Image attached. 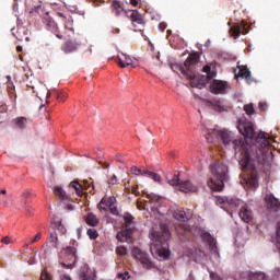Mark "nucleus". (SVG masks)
<instances>
[{
  "label": "nucleus",
  "instance_id": "obj_1",
  "mask_svg": "<svg viewBox=\"0 0 280 280\" xmlns=\"http://www.w3.org/2000/svg\"><path fill=\"white\" fill-rule=\"evenodd\" d=\"M197 61L198 54H192L189 55L188 58L185 60V68L180 66L178 67L180 73H183L188 80H190V86H192L194 89H205L207 84H210V93H213L214 95H224V93L229 91V83L221 80H211L209 75H199L189 70V68L192 67V65H196Z\"/></svg>",
  "mask_w": 280,
  "mask_h": 280
},
{
  "label": "nucleus",
  "instance_id": "obj_2",
  "mask_svg": "<svg viewBox=\"0 0 280 280\" xmlns=\"http://www.w3.org/2000/svg\"><path fill=\"white\" fill-rule=\"evenodd\" d=\"M270 139L272 138L268 132L260 131V133H258L257 142L262 143L264 149L257 152V147H247L240 161V165L243 170H255V164L266 159V154H268V145H270Z\"/></svg>",
  "mask_w": 280,
  "mask_h": 280
},
{
  "label": "nucleus",
  "instance_id": "obj_3",
  "mask_svg": "<svg viewBox=\"0 0 280 280\" xmlns=\"http://www.w3.org/2000/svg\"><path fill=\"white\" fill-rule=\"evenodd\" d=\"M149 237L151 240V254L159 261L170 259V247L165 244L170 240V231L165 225H155Z\"/></svg>",
  "mask_w": 280,
  "mask_h": 280
},
{
  "label": "nucleus",
  "instance_id": "obj_4",
  "mask_svg": "<svg viewBox=\"0 0 280 280\" xmlns=\"http://www.w3.org/2000/svg\"><path fill=\"white\" fill-rule=\"evenodd\" d=\"M215 205H228L231 209H240L238 217L245 224L253 222V210L242 199L231 197H215Z\"/></svg>",
  "mask_w": 280,
  "mask_h": 280
},
{
  "label": "nucleus",
  "instance_id": "obj_5",
  "mask_svg": "<svg viewBox=\"0 0 280 280\" xmlns=\"http://www.w3.org/2000/svg\"><path fill=\"white\" fill-rule=\"evenodd\" d=\"M211 177L207 182L209 189L212 191H222L224 188V180L229 174V167L223 164H212L210 166Z\"/></svg>",
  "mask_w": 280,
  "mask_h": 280
},
{
  "label": "nucleus",
  "instance_id": "obj_6",
  "mask_svg": "<svg viewBox=\"0 0 280 280\" xmlns=\"http://www.w3.org/2000/svg\"><path fill=\"white\" fill-rule=\"evenodd\" d=\"M217 135L225 148H234V150H237V148H242V145H244L243 139L235 138V133L226 129L219 130Z\"/></svg>",
  "mask_w": 280,
  "mask_h": 280
},
{
  "label": "nucleus",
  "instance_id": "obj_7",
  "mask_svg": "<svg viewBox=\"0 0 280 280\" xmlns=\"http://www.w3.org/2000/svg\"><path fill=\"white\" fill-rule=\"evenodd\" d=\"M166 180L171 185V187H175L179 191H184V194L198 191V185H194L189 180L180 182L177 175H174L171 179L168 175H166Z\"/></svg>",
  "mask_w": 280,
  "mask_h": 280
},
{
  "label": "nucleus",
  "instance_id": "obj_8",
  "mask_svg": "<svg viewBox=\"0 0 280 280\" xmlns=\"http://www.w3.org/2000/svg\"><path fill=\"white\" fill-rule=\"evenodd\" d=\"M132 215L130 213L124 214L125 230L117 233L116 237L119 242H130L132 235V228H129L132 224Z\"/></svg>",
  "mask_w": 280,
  "mask_h": 280
},
{
  "label": "nucleus",
  "instance_id": "obj_9",
  "mask_svg": "<svg viewBox=\"0 0 280 280\" xmlns=\"http://www.w3.org/2000/svg\"><path fill=\"white\" fill-rule=\"evenodd\" d=\"M97 208L100 211H110L113 215H119V210L117 209V199L115 197H108V198H103Z\"/></svg>",
  "mask_w": 280,
  "mask_h": 280
},
{
  "label": "nucleus",
  "instance_id": "obj_10",
  "mask_svg": "<svg viewBox=\"0 0 280 280\" xmlns=\"http://www.w3.org/2000/svg\"><path fill=\"white\" fill-rule=\"evenodd\" d=\"M198 235H200L201 240H203L209 244L210 253L211 255H213L214 259H219L220 252H218V245L215 244V238H213L211 234L203 231H199Z\"/></svg>",
  "mask_w": 280,
  "mask_h": 280
},
{
  "label": "nucleus",
  "instance_id": "obj_11",
  "mask_svg": "<svg viewBox=\"0 0 280 280\" xmlns=\"http://www.w3.org/2000/svg\"><path fill=\"white\" fill-rule=\"evenodd\" d=\"M185 255H186V257H189L197 264H201L202 266H205V264H207V254H205V252H202V249L194 247V248L189 249L188 252H186Z\"/></svg>",
  "mask_w": 280,
  "mask_h": 280
},
{
  "label": "nucleus",
  "instance_id": "obj_12",
  "mask_svg": "<svg viewBox=\"0 0 280 280\" xmlns=\"http://www.w3.org/2000/svg\"><path fill=\"white\" fill-rule=\"evenodd\" d=\"M237 130L245 139H255V128L250 122H240L237 125Z\"/></svg>",
  "mask_w": 280,
  "mask_h": 280
},
{
  "label": "nucleus",
  "instance_id": "obj_13",
  "mask_svg": "<svg viewBox=\"0 0 280 280\" xmlns=\"http://www.w3.org/2000/svg\"><path fill=\"white\" fill-rule=\"evenodd\" d=\"M132 255L133 257H136L138 259L139 262L142 264V266L144 268H152V261L150 260V258L148 257V254L144 253L143 250H141L140 248L135 247L132 250Z\"/></svg>",
  "mask_w": 280,
  "mask_h": 280
},
{
  "label": "nucleus",
  "instance_id": "obj_14",
  "mask_svg": "<svg viewBox=\"0 0 280 280\" xmlns=\"http://www.w3.org/2000/svg\"><path fill=\"white\" fill-rule=\"evenodd\" d=\"M118 65L121 69H126V67H132L135 69L136 67H139V61L128 57L126 54H120L118 55Z\"/></svg>",
  "mask_w": 280,
  "mask_h": 280
},
{
  "label": "nucleus",
  "instance_id": "obj_15",
  "mask_svg": "<svg viewBox=\"0 0 280 280\" xmlns=\"http://www.w3.org/2000/svg\"><path fill=\"white\" fill-rule=\"evenodd\" d=\"M265 202L267 205V209L269 211H272L273 213H277V211L280 210V201L275 197V195L269 194L265 197Z\"/></svg>",
  "mask_w": 280,
  "mask_h": 280
},
{
  "label": "nucleus",
  "instance_id": "obj_16",
  "mask_svg": "<svg viewBox=\"0 0 280 280\" xmlns=\"http://www.w3.org/2000/svg\"><path fill=\"white\" fill-rule=\"evenodd\" d=\"M79 277L81 280H95V270L89 268V265H83L80 268Z\"/></svg>",
  "mask_w": 280,
  "mask_h": 280
},
{
  "label": "nucleus",
  "instance_id": "obj_17",
  "mask_svg": "<svg viewBox=\"0 0 280 280\" xmlns=\"http://www.w3.org/2000/svg\"><path fill=\"white\" fill-rule=\"evenodd\" d=\"M234 73L236 80L237 78H245L246 82L250 84V70H248L246 66H240V63H237V69L234 70Z\"/></svg>",
  "mask_w": 280,
  "mask_h": 280
},
{
  "label": "nucleus",
  "instance_id": "obj_18",
  "mask_svg": "<svg viewBox=\"0 0 280 280\" xmlns=\"http://www.w3.org/2000/svg\"><path fill=\"white\" fill-rule=\"evenodd\" d=\"M230 34L233 38H240L242 34H246V24L242 22V24L235 23L234 25L230 26Z\"/></svg>",
  "mask_w": 280,
  "mask_h": 280
},
{
  "label": "nucleus",
  "instance_id": "obj_19",
  "mask_svg": "<svg viewBox=\"0 0 280 280\" xmlns=\"http://www.w3.org/2000/svg\"><path fill=\"white\" fill-rule=\"evenodd\" d=\"M241 184L247 189H257V175H252L250 177H244L241 179Z\"/></svg>",
  "mask_w": 280,
  "mask_h": 280
},
{
  "label": "nucleus",
  "instance_id": "obj_20",
  "mask_svg": "<svg viewBox=\"0 0 280 280\" xmlns=\"http://www.w3.org/2000/svg\"><path fill=\"white\" fill-rule=\"evenodd\" d=\"M173 217L175 220H178V222H187V220L191 218V210H187V212H185V210H175Z\"/></svg>",
  "mask_w": 280,
  "mask_h": 280
},
{
  "label": "nucleus",
  "instance_id": "obj_21",
  "mask_svg": "<svg viewBox=\"0 0 280 280\" xmlns=\"http://www.w3.org/2000/svg\"><path fill=\"white\" fill-rule=\"evenodd\" d=\"M78 47H80V44H78L75 42H67L62 46V51H65V54H71V52L75 51V49H78Z\"/></svg>",
  "mask_w": 280,
  "mask_h": 280
},
{
  "label": "nucleus",
  "instance_id": "obj_22",
  "mask_svg": "<svg viewBox=\"0 0 280 280\" xmlns=\"http://www.w3.org/2000/svg\"><path fill=\"white\" fill-rule=\"evenodd\" d=\"M13 124L15 125V128H18L19 130H25V128H27V118L18 117L13 120Z\"/></svg>",
  "mask_w": 280,
  "mask_h": 280
},
{
  "label": "nucleus",
  "instance_id": "obj_23",
  "mask_svg": "<svg viewBox=\"0 0 280 280\" xmlns=\"http://www.w3.org/2000/svg\"><path fill=\"white\" fill-rule=\"evenodd\" d=\"M209 104L217 113H223V110H226V106L221 101H212L209 102Z\"/></svg>",
  "mask_w": 280,
  "mask_h": 280
},
{
  "label": "nucleus",
  "instance_id": "obj_24",
  "mask_svg": "<svg viewBox=\"0 0 280 280\" xmlns=\"http://www.w3.org/2000/svg\"><path fill=\"white\" fill-rule=\"evenodd\" d=\"M57 15H58V16L61 19V21L65 23L66 30H70V32H74L73 27L71 26L72 23H73V19H72V18H68V19H67V16H65V14H62V13H58Z\"/></svg>",
  "mask_w": 280,
  "mask_h": 280
},
{
  "label": "nucleus",
  "instance_id": "obj_25",
  "mask_svg": "<svg viewBox=\"0 0 280 280\" xmlns=\"http://www.w3.org/2000/svg\"><path fill=\"white\" fill-rule=\"evenodd\" d=\"M144 174H147L149 178H152L154 183H158V185H163V177H161V175L148 170L144 171Z\"/></svg>",
  "mask_w": 280,
  "mask_h": 280
},
{
  "label": "nucleus",
  "instance_id": "obj_26",
  "mask_svg": "<svg viewBox=\"0 0 280 280\" xmlns=\"http://www.w3.org/2000/svg\"><path fill=\"white\" fill-rule=\"evenodd\" d=\"M54 194L57 195L59 200H67V198H69L65 189H62L60 186H55Z\"/></svg>",
  "mask_w": 280,
  "mask_h": 280
},
{
  "label": "nucleus",
  "instance_id": "obj_27",
  "mask_svg": "<svg viewBox=\"0 0 280 280\" xmlns=\"http://www.w3.org/2000/svg\"><path fill=\"white\" fill-rule=\"evenodd\" d=\"M70 187H72V189H74L77 196H82V192L84 191V188H82V185H80V183L71 182Z\"/></svg>",
  "mask_w": 280,
  "mask_h": 280
},
{
  "label": "nucleus",
  "instance_id": "obj_28",
  "mask_svg": "<svg viewBox=\"0 0 280 280\" xmlns=\"http://www.w3.org/2000/svg\"><path fill=\"white\" fill-rule=\"evenodd\" d=\"M85 222L90 226H95L97 224V222H100V221L97 220V217H95V214L89 213L86 219H85Z\"/></svg>",
  "mask_w": 280,
  "mask_h": 280
},
{
  "label": "nucleus",
  "instance_id": "obj_29",
  "mask_svg": "<svg viewBox=\"0 0 280 280\" xmlns=\"http://www.w3.org/2000/svg\"><path fill=\"white\" fill-rule=\"evenodd\" d=\"M37 95H39V98L40 97H45V95H46V100H49V97H51V92H49L47 90L46 85H42V88L39 89Z\"/></svg>",
  "mask_w": 280,
  "mask_h": 280
},
{
  "label": "nucleus",
  "instance_id": "obj_30",
  "mask_svg": "<svg viewBox=\"0 0 280 280\" xmlns=\"http://www.w3.org/2000/svg\"><path fill=\"white\" fill-rule=\"evenodd\" d=\"M52 226L57 229V231H59V233H61L62 235L67 233V229L65 228V225H62V221H55L52 223Z\"/></svg>",
  "mask_w": 280,
  "mask_h": 280
},
{
  "label": "nucleus",
  "instance_id": "obj_31",
  "mask_svg": "<svg viewBox=\"0 0 280 280\" xmlns=\"http://www.w3.org/2000/svg\"><path fill=\"white\" fill-rule=\"evenodd\" d=\"M48 241L52 244L54 248H58V235L56 233L50 232Z\"/></svg>",
  "mask_w": 280,
  "mask_h": 280
},
{
  "label": "nucleus",
  "instance_id": "obj_32",
  "mask_svg": "<svg viewBox=\"0 0 280 280\" xmlns=\"http://www.w3.org/2000/svg\"><path fill=\"white\" fill-rule=\"evenodd\" d=\"M131 174H133V176H147L148 175V173H145V171H142L141 168H138L137 166L131 167Z\"/></svg>",
  "mask_w": 280,
  "mask_h": 280
},
{
  "label": "nucleus",
  "instance_id": "obj_33",
  "mask_svg": "<svg viewBox=\"0 0 280 280\" xmlns=\"http://www.w3.org/2000/svg\"><path fill=\"white\" fill-rule=\"evenodd\" d=\"M250 280H268V278L264 272H256L250 276Z\"/></svg>",
  "mask_w": 280,
  "mask_h": 280
},
{
  "label": "nucleus",
  "instance_id": "obj_34",
  "mask_svg": "<svg viewBox=\"0 0 280 280\" xmlns=\"http://www.w3.org/2000/svg\"><path fill=\"white\" fill-rule=\"evenodd\" d=\"M62 253H65L66 255H72L73 257H75V253H78V249L75 247L68 246L63 248Z\"/></svg>",
  "mask_w": 280,
  "mask_h": 280
},
{
  "label": "nucleus",
  "instance_id": "obj_35",
  "mask_svg": "<svg viewBox=\"0 0 280 280\" xmlns=\"http://www.w3.org/2000/svg\"><path fill=\"white\" fill-rule=\"evenodd\" d=\"M131 16L136 21V23H139L140 25L141 23H143V19L141 18V14H139L138 11H132Z\"/></svg>",
  "mask_w": 280,
  "mask_h": 280
},
{
  "label": "nucleus",
  "instance_id": "obj_36",
  "mask_svg": "<svg viewBox=\"0 0 280 280\" xmlns=\"http://www.w3.org/2000/svg\"><path fill=\"white\" fill-rule=\"evenodd\" d=\"M118 257H125L128 254V249L124 246H118L116 249Z\"/></svg>",
  "mask_w": 280,
  "mask_h": 280
},
{
  "label": "nucleus",
  "instance_id": "obj_37",
  "mask_svg": "<svg viewBox=\"0 0 280 280\" xmlns=\"http://www.w3.org/2000/svg\"><path fill=\"white\" fill-rule=\"evenodd\" d=\"M88 235H89L90 240H96L97 230L96 229H89L88 230Z\"/></svg>",
  "mask_w": 280,
  "mask_h": 280
},
{
  "label": "nucleus",
  "instance_id": "obj_38",
  "mask_svg": "<svg viewBox=\"0 0 280 280\" xmlns=\"http://www.w3.org/2000/svg\"><path fill=\"white\" fill-rule=\"evenodd\" d=\"M244 110L245 113H247L248 115H253V113H255V108L253 107V104H247L244 106Z\"/></svg>",
  "mask_w": 280,
  "mask_h": 280
},
{
  "label": "nucleus",
  "instance_id": "obj_39",
  "mask_svg": "<svg viewBox=\"0 0 280 280\" xmlns=\"http://www.w3.org/2000/svg\"><path fill=\"white\" fill-rule=\"evenodd\" d=\"M114 13L119 14L121 12V4L118 1H114Z\"/></svg>",
  "mask_w": 280,
  "mask_h": 280
},
{
  "label": "nucleus",
  "instance_id": "obj_40",
  "mask_svg": "<svg viewBox=\"0 0 280 280\" xmlns=\"http://www.w3.org/2000/svg\"><path fill=\"white\" fill-rule=\"evenodd\" d=\"M148 198H149V200H153L155 202H158V200H161V196H159V195H156L154 192L149 194Z\"/></svg>",
  "mask_w": 280,
  "mask_h": 280
},
{
  "label": "nucleus",
  "instance_id": "obj_41",
  "mask_svg": "<svg viewBox=\"0 0 280 280\" xmlns=\"http://www.w3.org/2000/svg\"><path fill=\"white\" fill-rule=\"evenodd\" d=\"M118 279L128 280L130 278V273L125 271L124 273H117Z\"/></svg>",
  "mask_w": 280,
  "mask_h": 280
},
{
  "label": "nucleus",
  "instance_id": "obj_42",
  "mask_svg": "<svg viewBox=\"0 0 280 280\" xmlns=\"http://www.w3.org/2000/svg\"><path fill=\"white\" fill-rule=\"evenodd\" d=\"M176 231H177V233H185V231H187V225L185 224V223H183V224H180V225H178V226H176Z\"/></svg>",
  "mask_w": 280,
  "mask_h": 280
},
{
  "label": "nucleus",
  "instance_id": "obj_43",
  "mask_svg": "<svg viewBox=\"0 0 280 280\" xmlns=\"http://www.w3.org/2000/svg\"><path fill=\"white\" fill-rule=\"evenodd\" d=\"M31 196H32V191L30 190H24L21 194V198H23L24 200H27Z\"/></svg>",
  "mask_w": 280,
  "mask_h": 280
},
{
  "label": "nucleus",
  "instance_id": "obj_44",
  "mask_svg": "<svg viewBox=\"0 0 280 280\" xmlns=\"http://www.w3.org/2000/svg\"><path fill=\"white\" fill-rule=\"evenodd\" d=\"M40 280H51V278H49V273H47L46 270H43L40 273Z\"/></svg>",
  "mask_w": 280,
  "mask_h": 280
},
{
  "label": "nucleus",
  "instance_id": "obj_45",
  "mask_svg": "<svg viewBox=\"0 0 280 280\" xmlns=\"http://www.w3.org/2000/svg\"><path fill=\"white\" fill-rule=\"evenodd\" d=\"M279 277H280V268L278 267V268L273 269L272 278H273V280H277V279H279Z\"/></svg>",
  "mask_w": 280,
  "mask_h": 280
},
{
  "label": "nucleus",
  "instance_id": "obj_46",
  "mask_svg": "<svg viewBox=\"0 0 280 280\" xmlns=\"http://www.w3.org/2000/svg\"><path fill=\"white\" fill-rule=\"evenodd\" d=\"M11 199L8 197L7 199H1L0 205H3L4 207H10Z\"/></svg>",
  "mask_w": 280,
  "mask_h": 280
},
{
  "label": "nucleus",
  "instance_id": "obj_47",
  "mask_svg": "<svg viewBox=\"0 0 280 280\" xmlns=\"http://www.w3.org/2000/svg\"><path fill=\"white\" fill-rule=\"evenodd\" d=\"M7 84L9 86V89H14V83H12V77L7 75Z\"/></svg>",
  "mask_w": 280,
  "mask_h": 280
},
{
  "label": "nucleus",
  "instance_id": "obj_48",
  "mask_svg": "<svg viewBox=\"0 0 280 280\" xmlns=\"http://www.w3.org/2000/svg\"><path fill=\"white\" fill-rule=\"evenodd\" d=\"M42 237V234L40 233H37L28 244H34V242H38Z\"/></svg>",
  "mask_w": 280,
  "mask_h": 280
},
{
  "label": "nucleus",
  "instance_id": "obj_49",
  "mask_svg": "<svg viewBox=\"0 0 280 280\" xmlns=\"http://www.w3.org/2000/svg\"><path fill=\"white\" fill-rule=\"evenodd\" d=\"M208 272H209V275H210V279H211V280H218V276H217L213 271H211V270L208 269Z\"/></svg>",
  "mask_w": 280,
  "mask_h": 280
},
{
  "label": "nucleus",
  "instance_id": "obj_50",
  "mask_svg": "<svg viewBox=\"0 0 280 280\" xmlns=\"http://www.w3.org/2000/svg\"><path fill=\"white\" fill-rule=\"evenodd\" d=\"M2 244H12V240H10L8 236L2 238Z\"/></svg>",
  "mask_w": 280,
  "mask_h": 280
},
{
  "label": "nucleus",
  "instance_id": "obj_51",
  "mask_svg": "<svg viewBox=\"0 0 280 280\" xmlns=\"http://www.w3.org/2000/svg\"><path fill=\"white\" fill-rule=\"evenodd\" d=\"M60 280H71V276L63 273L60 276Z\"/></svg>",
  "mask_w": 280,
  "mask_h": 280
},
{
  "label": "nucleus",
  "instance_id": "obj_52",
  "mask_svg": "<svg viewBox=\"0 0 280 280\" xmlns=\"http://www.w3.org/2000/svg\"><path fill=\"white\" fill-rule=\"evenodd\" d=\"M203 72L209 75V73H211V67L205 66V67H203Z\"/></svg>",
  "mask_w": 280,
  "mask_h": 280
},
{
  "label": "nucleus",
  "instance_id": "obj_53",
  "mask_svg": "<svg viewBox=\"0 0 280 280\" xmlns=\"http://www.w3.org/2000/svg\"><path fill=\"white\" fill-rule=\"evenodd\" d=\"M259 108H260L261 110H266V108H268V104H266V103H259Z\"/></svg>",
  "mask_w": 280,
  "mask_h": 280
},
{
  "label": "nucleus",
  "instance_id": "obj_54",
  "mask_svg": "<svg viewBox=\"0 0 280 280\" xmlns=\"http://www.w3.org/2000/svg\"><path fill=\"white\" fill-rule=\"evenodd\" d=\"M159 27H160V30H162V32H163V30H166V28H167V24H165L164 22H162V23L159 24Z\"/></svg>",
  "mask_w": 280,
  "mask_h": 280
},
{
  "label": "nucleus",
  "instance_id": "obj_55",
  "mask_svg": "<svg viewBox=\"0 0 280 280\" xmlns=\"http://www.w3.org/2000/svg\"><path fill=\"white\" fill-rule=\"evenodd\" d=\"M209 137H211V133L206 135V139L208 143H213V138H209Z\"/></svg>",
  "mask_w": 280,
  "mask_h": 280
},
{
  "label": "nucleus",
  "instance_id": "obj_56",
  "mask_svg": "<svg viewBox=\"0 0 280 280\" xmlns=\"http://www.w3.org/2000/svg\"><path fill=\"white\" fill-rule=\"evenodd\" d=\"M48 25L52 27V30H56V23L54 21L49 20Z\"/></svg>",
  "mask_w": 280,
  "mask_h": 280
},
{
  "label": "nucleus",
  "instance_id": "obj_57",
  "mask_svg": "<svg viewBox=\"0 0 280 280\" xmlns=\"http://www.w3.org/2000/svg\"><path fill=\"white\" fill-rule=\"evenodd\" d=\"M61 264V266L63 267V268H69L70 270H71V268H73V266L74 265H67V264H65V262H60Z\"/></svg>",
  "mask_w": 280,
  "mask_h": 280
},
{
  "label": "nucleus",
  "instance_id": "obj_58",
  "mask_svg": "<svg viewBox=\"0 0 280 280\" xmlns=\"http://www.w3.org/2000/svg\"><path fill=\"white\" fill-rule=\"evenodd\" d=\"M130 3H131V5L137 8V5H139V0H130Z\"/></svg>",
  "mask_w": 280,
  "mask_h": 280
},
{
  "label": "nucleus",
  "instance_id": "obj_59",
  "mask_svg": "<svg viewBox=\"0 0 280 280\" xmlns=\"http://www.w3.org/2000/svg\"><path fill=\"white\" fill-rule=\"evenodd\" d=\"M110 183H112V185L117 184V176L114 175V176L110 178Z\"/></svg>",
  "mask_w": 280,
  "mask_h": 280
},
{
  "label": "nucleus",
  "instance_id": "obj_60",
  "mask_svg": "<svg viewBox=\"0 0 280 280\" xmlns=\"http://www.w3.org/2000/svg\"><path fill=\"white\" fill-rule=\"evenodd\" d=\"M188 280H196V278L194 277V275H192V273H189V276H188Z\"/></svg>",
  "mask_w": 280,
  "mask_h": 280
},
{
  "label": "nucleus",
  "instance_id": "obj_61",
  "mask_svg": "<svg viewBox=\"0 0 280 280\" xmlns=\"http://www.w3.org/2000/svg\"><path fill=\"white\" fill-rule=\"evenodd\" d=\"M206 47H211V39H208V40H207Z\"/></svg>",
  "mask_w": 280,
  "mask_h": 280
},
{
  "label": "nucleus",
  "instance_id": "obj_62",
  "mask_svg": "<svg viewBox=\"0 0 280 280\" xmlns=\"http://www.w3.org/2000/svg\"><path fill=\"white\" fill-rule=\"evenodd\" d=\"M13 10H19V4L18 3L13 4Z\"/></svg>",
  "mask_w": 280,
  "mask_h": 280
},
{
  "label": "nucleus",
  "instance_id": "obj_63",
  "mask_svg": "<svg viewBox=\"0 0 280 280\" xmlns=\"http://www.w3.org/2000/svg\"><path fill=\"white\" fill-rule=\"evenodd\" d=\"M0 194H3L5 196V194H8V191L5 189L0 190Z\"/></svg>",
  "mask_w": 280,
  "mask_h": 280
},
{
  "label": "nucleus",
  "instance_id": "obj_64",
  "mask_svg": "<svg viewBox=\"0 0 280 280\" xmlns=\"http://www.w3.org/2000/svg\"><path fill=\"white\" fill-rule=\"evenodd\" d=\"M18 51H23V46H18Z\"/></svg>",
  "mask_w": 280,
  "mask_h": 280
}]
</instances>
